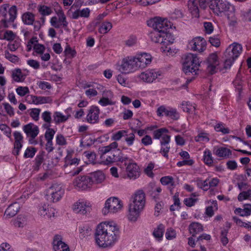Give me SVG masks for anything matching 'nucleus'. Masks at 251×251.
<instances>
[{
  "label": "nucleus",
  "instance_id": "nucleus-62",
  "mask_svg": "<svg viewBox=\"0 0 251 251\" xmlns=\"http://www.w3.org/2000/svg\"><path fill=\"white\" fill-rule=\"evenodd\" d=\"M165 235L168 240H172L176 237V233L175 230L170 228L167 229Z\"/></svg>",
  "mask_w": 251,
  "mask_h": 251
},
{
  "label": "nucleus",
  "instance_id": "nucleus-55",
  "mask_svg": "<svg viewBox=\"0 0 251 251\" xmlns=\"http://www.w3.org/2000/svg\"><path fill=\"white\" fill-rule=\"evenodd\" d=\"M16 91L20 96H24L29 93V90L27 87L19 86L16 89Z\"/></svg>",
  "mask_w": 251,
  "mask_h": 251
},
{
  "label": "nucleus",
  "instance_id": "nucleus-64",
  "mask_svg": "<svg viewBox=\"0 0 251 251\" xmlns=\"http://www.w3.org/2000/svg\"><path fill=\"white\" fill-rule=\"evenodd\" d=\"M99 103L102 106H106L108 105H114L115 102L110 100L107 98H102L100 100Z\"/></svg>",
  "mask_w": 251,
  "mask_h": 251
},
{
  "label": "nucleus",
  "instance_id": "nucleus-35",
  "mask_svg": "<svg viewBox=\"0 0 251 251\" xmlns=\"http://www.w3.org/2000/svg\"><path fill=\"white\" fill-rule=\"evenodd\" d=\"M215 154L219 157L227 158L231 155V151L226 148L220 147L216 150Z\"/></svg>",
  "mask_w": 251,
  "mask_h": 251
},
{
  "label": "nucleus",
  "instance_id": "nucleus-18",
  "mask_svg": "<svg viewBox=\"0 0 251 251\" xmlns=\"http://www.w3.org/2000/svg\"><path fill=\"white\" fill-rule=\"evenodd\" d=\"M100 109L96 106H92L88 110L86 121L90 124H96L99 121Z\"/></svg>",
  "mask_w": 251,
  "mask_h": 251
},
{
  "label": "nucleus",
  "instance_id": "nucleus-54",
  "mask_svg": "<svg viewBox=\"0 0 251 251\" xmlns=\"http://www.w3.org/2000/svg\"><path fill=\"white\" fill-rule=\"evenodd\" d=\"M228 229H223L221 233V241L224 246H226L228 243V239L227 238Z\"/></svg>",
  "mask_w": 251,
  "mask_h": 251
},
{
  "label": "nucleus",
  "instance_id": "nucleus-63",
  "mask_svg": "<svg viewBox=\"0 0 251 251\" xmlns=\"http://www.w3.org/2000/svg\"><path fill=\"white\" fill-rule=\"evenodd\" d=\"M42 118L43 120L46 123H51V112L46 111L44 112L42 114Z\"/></svg>",
  "mask_w": 251,
  "mask_h": 251
},
{
  "label": "nucleus",
  "instance_id": "nucleus-58",
  "mask_svg": "<svg viewBox=\"0 0 251 251\" xmlns=\"http://www.w3.org/2000/svg\"><path fill=\"white\" fill-rule=\"evenodd\" d=\"M215 129L218 132H221L224 134L228 133L229 130L228 128H226L222 124H218L215 126Z\"/></svg>",
  "mask_w": 251,
  "mask_h": 251
},
{
  "label": "nucleus",
  "instance_id": "nucleus-10",
  "mask_svg": "<svg viewBox=\"0 0 251 251\" xmlns=\"http://www.w3.org/2000/svg\"><path fill=\"white\" fill-rule=\"evenodd\" d=\"M56 14L58 18L56 16L52 17L50 20L51 25L56 28H59L62 26L66 29L68 23L63 11L62 9H59Z\"/></svg>",
  "mask_w": 251,
  "mask_h": 251
},
{
  "label": "nucleus",
  "instance_id": "nucleus-11",
  "mask_svg": "<svg viewBox=\"0 0 251 251\" xmlns=\"http://www.w3.org/2000/svg\"><path fill=\"white\" fill-rule=\"evenodd\" d=\"M73 184L78 190H84L91 187L93 180L89 176H80L75 179Z\"/></svg>",
  "mask_w": 251,
  "mask_h": 251
},
{
  "label": "nucleus",
  "instance_id": "nucleus-23",
  "mask_svg": "<svg viewBox=\"0 0 251 251\" xmlns=\"http://www.w3.org/2000/svg\"><path fill=\"white\" fill-rule=\"evenodd\" d=\"M53 246L54 251H70L69 247L62 241V237L59 235L54 236Z\"/></svg>",
  "mask_w": 251,
  "mask_h": 251
},
{
  "label": "nucleus",
  "instance_id": "nucleus-50",
  "mask_svg": "<svg viewBox=\"0 0 251 251\" xmlns=\"http://www.w3.org/2000/svg\"><path fill=\"white\" fill-rule=\"evenodd\" d=\"M36 151L37 150L35 148L31 147H28L25 151L24 157L25 158H32L34 156Z\"/></svg>",
  "mask_w": 251,
  "mask_h": 251
},
{
  "label": "nucleus",
  "instance_id": "nucleus-29",
  "mask_svg": "<svg viewBox=\"0 0 251 251\" xmlns=\"http://www.w3.org/2000/svg\"><path fill=\"white\" fill-rule=\"evenodd\" d=\"M160 181L162 185L169 186L168 188L171 194H173V189L175 186V181L172 176H163L160 178Z\"/></svg>",
  "mask_w": 251,
  "mask_h": 251
},
{
  "label": "nucleus",
  "instance_id": "nucleus-53",
  "mask_svg": "<svg viewBox=\"0 0 251 251\" xmlns=\"http://www.w3.org/2000/svg\"><path fill=\"white\" fill-rule=\"evenodd\" d=\"M44 161V155L43 154L40 153L38 154L35 159V169L38 170L40 166L42 164Z\"/></svg>",
  "mask_w": 251,
  "mask_h": 251
},
{
  "label": "nucleus",
  "instance_id": "nucleus-39",
  "mask_svg": "<svg viewBox=\"0 0 251 251\" xmlns=\"http://www.w3.org/2000/svg\"><path fill=\"white\" fill-rule=\"evenodd\" d=\"M112 27V24L108 21L102 23L99 28V32L100 34L107 33Z\"/></svg>",
  "mask_w": 251,
  "mask_h": 251
},
{
  "label": "nucleus",
  "instance_id": "nucleus-22",
  "mask_svg": "<svg viewBox=\"0 0 251 251\" xmlns=\"http://www.w3.org/2000/svg\"><path fill=\"white\" fill-rule=\"evenodd\" d=\"M218 56L215 53H211L207 58V71L212 75L216 72V68L219 65Z\"/></svg>",
  "mask_w": 251,
  "mask_h": 251
},
{
  "label": "nucleus",
  "instance_id": "nucleus-37",
  "mask_svg": "<svg viewBox=\"0 0 251 251\" xmlns=\"http://www.w3.org/2000/svg\"><path fill=\"white\" fill-rule=\"evenodd\" d=\"M39 213L43 216H46L48 218H51L54 217L53 210L51 207H47L46 205L42 206L39 210Z\"/></svg>",
  "mask_w": 251,
  "mask_h": 251
},
{
  "label": "nucleus",
  "instance_id": "nucleus-36",
  "mask_svg": "<svg viewBox=\"0 0 251 251\" xmlns=\"http://www.w3.org/2000/svg\"><path fill=\"white\" fill-rule=\"evenodd\" d=\"M203 160L204 163L209 166H211L213 165V159L211 152L210 150L207 149L205 150L203 152Z\"/></svg>",
  "mask_w": 251,
  "mask_h": 251
},
{
  "label": "nucleus",
  "instance_id": "nucleus-60",
  "mask_svg": "<svg viewBox=\"0 0 251 251\" xmlns=\"http://www.w3.org/2000/svg\"><path fill=\"white\" fill-rule=\"evenodd\" d=\"M125 133H126V130H125L118 131L113 135L112 138L115 141L119 140L122 137L125 136Z\"/></svg>",
  "mask_w": 251,
  "mask_h": 251
},
{
  "label": "nucleus",
  "instance_id": "nucleus-59",
  "mask_svg": "<svg viewBox=\"0 0 251 251\" xmlns=\"http://www.w3.org/2000/svg\"><path fill=\"white\" fill-rule=\"evenodd\" d=\"M55 132L53 129H48L47 130L45 137L47 141H52Z\"/></svg>",
  "mask_w": 251,
  "mask_h": 251
},
{
  "label": "nucleus",
  "instance_id": "nucleus-28",
  "mask_svg": "<svg viewBox=\"0 0 251 251\" xmlns=\"http://www.w3.org/2000/svg\"><path fill=\"white\" fill-rule=\"evenodd\" d=\"M188 7L193 17L196 18L199 17V10L196 0H189L188 2Z\"/></svg>",
  "mask_w": 251,
  "mask_h": 251
},
{
  "label": "nucleus",
  "instance_id": "nucleus-17",
  "mask_svg": "<svg viewBox=\"0 0 251 251\" xmlns=\"http://www.w3.org/2000/svg\"><path fill=\"white\" fill-rule=\"evenodd\" d=\"M160 75L161 73L159 72H156L154 70L151 69L142 72L139 75V77L144 82L151 83Z\"/></svg>",
  "mask_w": 251,
  "mask_h": 251
},
{
  "label": "nucleus",
  "instance_id": "nucleus-19",
  "mask_svg": "<svg viewBox=\"0 0 251 251\" xmlns=\"http://www.w3.org/2000/svg\"><path fill=\"white\" fill-rule=\"evenodd\" d=\"M91 210V205L86 202L79 200L75 203L73 206V210L76 213L86 214Z\"/></svg>",
  "mask_w": 251,
  "mask_h": 251
},
{
  "label": "nucleus",
  "instance_id": "nucleus-47",
  "mask_svg": "<svg viewBox=\"0 0 251 251\" xmlns=\"http://www.w3.org/2000/svg\"><path fill=\"white\" fill-rule=\"evenodd\" d=\"M251 197V189H248L247 191H243L240 193L238 196V200L240 201L243 200L249 199Z\"/></svg>",
  "mask_w": 251,
  "mask_h": 251
},
{
  "label": "nucleus",
  "instance_id": "nucleus-34",
  "mask_svg": "<svg viewBox=\"0 0 251 251\" xmlns=\"http://www.w3.org/2000/svg\"><path fill=\"white\" fill-rule=\"evenodd\" d=\"M70 117V115L65 116L63 115L60 112H55L53 113V120L56 124H59L61 123H64L66 122L69 118Z\"/></svg>",
  "mask_w": 251,
  "mask_h": 251
},
{
  "label": "nucleus",
  "instance_id": "nucleus-6",
  "mask_svg": "<svg viewBox=\"0 0 251 251\" xmlns=\"http://www.w3.org/2000/svg\"><path fill=\"white\" fill-rule=\"evenodd\" d=\"M9 7L8 4H3L1 6V23L3 24V27L7 28L14 22L17 17V8L15 5L11 7L8 11H7Z\"/></svg>",
  "mask_w": 251,
  "mask_h": 251
},
{
  "label": "nucleus",
  "instance_id": "nucleus-25",
  "mask_svg": "<svg viewBox=\"0 0 251 251\" xmlns=\"http://www.w3.org/2000/svg\"><path fill=\"white\" fill-rule=\"evenodd\" d=\"M23 130L27 137L33 138H35L39 132L38 127L31 123L25 125L23 126Z\"/></svg>",
  "mask_w": 251,
  "mask_h": 251
},
{
  "label": "nucleus",
  "instance_id": "nucleus-42",
  "mask_svg": "<svg viewBox=\"0 0 251 251\" xmlns=\"http://www.w3.org/2000/svg\"><path fill=\"white\" fill-rule=\"evenodd\" d=\"M134 131L131 132L126 130V133L125 134V140L128 146H130L133 145L134 141L135 140V134Z\"/></svg>",
  "mask_w": 251,
  "mask_h": 251
},
{
  "label": "nucleus",
  "instance_id": "nucleus-13",
  "mask_svg": "<svg viewBox=\"0 0 251 251\" xmlns=\"http://www.w3.org/2000/svg\"><path fill=\"white\" fill-rule=\"evenodd\" d=\"M157 115L159 117L166 116L174 120H177L179 118V114L176 109L171 107L166 108L163 105L157 108Z\"/></svg>",
  "mask_w": 251,
  "mask_h": 251
},
{
  "label": "nucleus",
  "instance_id": "nucleus-33",
  "mask_svg": "<svg viewBox=\"0 0 251 251\" xmlns=\"http://www.w3.org/2000/svg\"><path fill=\"white\" fill-rule=\"evenodd\" d=\"M12 78L16 82H23L25 79V75H23L20 69H16L12 72Z\"/></svg>",
  "mask_w": 251,
  "mask_h": 251
},
{
  "label": "nucleus",
  "instance_id": "nucleus-40",
  "mask_svg": "<svg viewBox=\"0 0 251 251\" xmlns=\"http://www.w3.org/2000/svg\"><path fill=\"white\" fill-rule=\"evenodd\" d=\"M37 9L39 13L43 17L48 16L52 13L51 8L45 5H39Z\"/></svg>",
  "mask_w": 251,
  "mask_h": 251
},
{
  "label": "nucleus",
  "instance_id": "nucleus-48",
  "mask_svg": "<svg viewBox=\"0 0 251 251\" xmlns=\"http://www.w3.org/2000/svg\"><path fill=\"white\" fill-rule=\"evenodd\" d=\"M235 88L238 91V94L240 95L243 88V82L241 79L237 76L235 79L233 81Z\"/></svg>",
  "mask_w": 251,
  "mask_h": 251
},
{
  "label": "nucleus",
  "instance_id": "nucleus-52",
  "mask_svg": "<svg viewBox=\"0 0 251 251\" xmlns=\"http://www.w3.org/2000/svg\"><path fill=\"white\" fill-rule=\"evenodd\" d=\"M29 115L35 121H37L39 118V114L41 111L39 108H32L30 109Z\"/></svg>",
  "mask_w": 251,
  "mask_h": 251
},
{
  "label": "nucleus",
  "instance_id": "nucleus-38",
  "mask_svg": "<svg viewBox=\"0 0 251 251\" xmlns=\"http://www.w3.org/2000/svg\"><path fill=\"white\" fill-rule=\"evenodd\" d=\"M93 183H100L102 182L104 178V175L101 171H97L93 173L92 177H91Z\"/></svg>",
  "mask_w": 251,
  "mask_h": 251
},
{
  "label": "nucleus",
  "instance_id": "nucleus-1",
  "mask_svg": "<svg viewBox=\"0 0 251 251\" xmlns=\"http://www.w3.org/2000/svg\"><path fill=\"white\" fill-rule=\"evenodd\" d=\"M95 240L97 245L103 248L111 247L118 240L119 229L113 223H101L97 227Z\"/></svg>",
  "mask_w": 251,
  "mask_h": 251
},
{
  "label": "nucleus",
  "instance_id": "nucleus-3",
  "mask_svg": "<svg viewBox=\"0 0 251 251\" xmlns=\"http://www.w3.org/2000/svg\"><path fill=\"white\" fill-rule=\"evenodd\" d=\"M145 194L142 190L135 193L132 197V202L129 204L128 218L131 221H136L145 205Z\"/></svg>",
  "mask_w": 251,
  "mask_h": 251
},
{
  "label": "nucleus",
  "instance_id": "nucleus-56",
  "mask_svg": "<svg viewBox=\"0 0 251 251\" xmlns=\"http://www.w3.org/2000/svg\"><path fill=\"white\" fill-rule=\"evenodd\" d=\"M209 42L211 45L215 47H219L221 44L220 39L217 36H215L210 37Z\"/></svg>",
  "mask_w": 251,
  "mask_h": 251
},
{
  "label": "nucleus",
  "instance_id": "nucleus-2",
  "mask_svg": "<svg viewBox=\"0 0 251 251\" xmlns=\"http://www.w3.org/2000/svg\"><path fill=\"white\" fill-rule=\"evenodd\" d=\"M118 145L116 142H113L109 145L101 148V163L108 165L116 162H124L128 160V158L126 156H124L120 150H115Z\"/></svg>",
  "mask_w": 251,
  "mask_h": 251
},
{
  "label": "nucleus",
  "instance_id": "nucleus-61",
  "mask_svg": "<svg viewBox=\"0 0 251 251\" xmlns=\"http://www.w3.org/2000/svg\"><path fill=\"white\" fill-rule=\"evenodd\" d=\"M64 53L65 55L68 56L69 57H74L76 54V51L73 50L69 46H67Z\"/></svg>",
  "mask_w": 251,
  "mask_h": 251
},
{
  "label": "nucleus",
  "instance_id": "nucleus-30",
  "mask_svg": "<svg viewBox=\"0 0 251 251\" xmlns=\"http://www.w3.org/2000/svg\"><path fill=\"white\" fill-rule=\"evenodd\" d=\"M189 230L192 236H195L197 234L202 232L203 228L201 224L194 222L189 225Z\"/></svg>",
  "mask_w": 251,
  "mask_h": 251
},
{
  "label": "nucleus",
  "instance_id": "nucleus-31",
  "mask_svg": "<svg viewBox=\"0 0 251 251\" xmlns=\"http://www.w3.org/2000/svg\"><path fill=\"white\" fill-rule=\"evenodd\" d=\"M22 19L25 24L32 25L35 21V15L32 13L27 12L22 15Z\"/></svg>",
  "mask_w": 251,
  "mask_h": 251
},
{
  "label": "nucleus",
  "instance_id": "nucleus-4",
  "mask_svg": "<svg viewBox=\"0 0 251 251\" xmlns=\"http://www.w3.org/2000/svg\"><path fill=\"white\" fill-rule=\"evenodd\" d=\"M200 63L199 58L196 54L188 53L184 55L183 58V71L186 75H197Z\"/></svg>",
  "mask_w": 251,
  "mask_h": 251
},
{
  "label": "nucleus",
  "instance_id": "nucleus-20",
  "mask_svg": "<svg viewBox=\"0 0 251 251\" xmlns=\"http://www.w3.org/2000/svg\"><path fill=\"white\" fill-rule=\"evenodd\" d=\"M126 170L127 176L130 179H135L140 176V168L136 163H129Z\"/></svg>",
  "mask_w": 251,
  "mask_h": 251
},
{
  "label": "nucleus",
  "instance_id": "nucleus-51",
  "mask_svg": "<svg viewBox=\"0 0 251 251\" xmlns=\"http://www.w3.org/2000/svg\"><path fill=\"white\" fill-rule=\"evenodd\" d=\"M4 55L7 59L14 63H18L20 60L19 58L17 56L10 53L7 50L5 51Z\"/></svg>",
  "mask_w": 251,
  "mask_h": 251
},
{
  "label": "nucleus",
  "instance_id": "nucleus-9",
  "mask_svg": "<svg viewBox=\"0 0 251 251\" xmlns=\"http://www.w3.org/2000/svg\"><path fill=\"white\" fill-rule=\"evenodd\" d=\"M148 25L151 26L154 30L161 32H166L171 27V23L167 19L161 18H154L148 21Z\"/></svg>",
  "mask_w": 251,
  "mask_h": 251
},
{
  "label": "nucleus",
  "instance_id": "nucleus-45",
  "mask_svg": "<svg viewBox=\"0 0 251 251\" xmlns=\"http://www.w3.org/2000/svg\"><path fill=\"white\" fill-rule=\"evenodd\" d=\"M172 44H166L163 43L161 44V50L162 51L169 53V55L175 53V50L172 47Z\"/></svg>",
  "mask_w": 251,
  "mask_h": 251
},
{
  "label": "nucleus",
  "instance_id": "nucleus-14",
  "mask_svg": "<svg viewBox=\"0 0 251 251\" xmlns=\"http://www.w3.org/2000/svg\"><path fill=\"white\" fill-rule=\"evenodd\" d=\"M189 44L191 50L201 52L205 50L206 42L204 38L197 37L192 39Z\"/></svg>",
  "mask_w": 251,
  "mask_h": 251
},
{
  "label": "nucleus",
  "instance_id": "nucleus-16",
  "mask_svg": "<svg viewBox=\"0 0 251 251\" xmlns=\"http://www.w3.org/2000/svg\"><path fill=\"white\" fill-rule=\"evenodd\" d=\"M168 132V130L166 128H161L153 131V137L155 139H159L162 137L160 142L161 146L168 144L170 141V136L166 134Z\"/></svg>",
  "mask_w": 251,
  "mask_h": 251
},
{
  "label": "nucleus",
  "instance_id": "nucleus-15",
  "mask_svg": "<svg viewBox=\"0 0 251 251\" xmlns=\"http://www.w3.org/2000/svg\"><path fill=\"white\" fill-rule=\"evenodd\" d=\"M137 69L144 68L151 62V56L150 54L142 53L134 57Z\"/></svg>",
  "mask_w": 251,
  "mask_h": 251
},
{
  "label": "nucleus",
  "instance_id": "nucleus-7",
  "mask_svg": "<svg viewBox=\"0 0 251 251\" xmlns=\"http://www.w3.org/2000/svg\"><path fill=\"white\" fill-rule=\"evenodd\" d=\"M64 194L62 187L57 184L52 185L47 191L46 199L50 202H57Z\"/></svg>",
  "mask_w": 251,
  "mask_h": 251
},
{
  "label": "nucleus",
  "instance_id": "nucleus-57",
  "mask_svg": "<svg viewBox=\"0 0 251 251\" xmlns=\"http://www.w3.org/2000/svg\"><path fill=\"white\" fill-rule=\"evenodd\" d=\"M197 186L201 188H202L204 190H207L208 187V183L207 182V180H202L200 178H198L196 180Z\"/></svg>",
  "mask_w": 251,
  "mask_h": 251
},
{
  "label": "nucleus",
  "instance_id": "nucleus-32",
  "mask_svg": "<svg viewBox=\"0 0 251 251\" xmlns=\"http://www.w3.org/2000/svg\"><path fill=\"white\" fill-rule=\"evenodd\" d=\"M234 212L243 217L249 216L251 214V204L245 205L243 209L237 208L235 210Z\"/></svg>",
  "mask_w": 251,
  "mask_h": 251
},
{
  "label": "nucleus",
  "instance_id": "nucleus-21",
  "mask_svg": "<svg viewBox=\"0 0 251 251\" xmlns=\"http://www.w3.org/2000/svg\"><path fill=\"white\" fill-rule=\"evenodd\" d=\"M14 137V148L12 153L14 155L18 156L20 150L23 147V136L20 132L15 131L13 133Z\"/></svg>",
  "mask_w": 251,
  "mask_h": 251
},
{
  "label": "nucleus",
  "instance_id": "nucleus-8",
  "mask_svg": "<svg viewBox=\"0 0 251 251\" xmlns=\"http://www.w3.org/2000/svg\"><path fill=\"white\" fill-rule=\"evenodd\" d=\"M122 207L123 205L121 201L117 198H110L106 200L102 212L105 215L108 213H116L120 210Z\"/></svg>",
  "mask_w": 251,
  "mask_h": 251
},
{
  "label": "nucleus",
  "instance_id": "nucleus-5",
  "mask_svg": "<svg viewBox=\"0 0 251 251\" xmlns=\"http://www.w3.org/2000/svg\"><path fill=\"white\" fill-rule=\"evenodd\" d=\"M242 52V46L241 44L234 42L229 45L224 53L226 58L224 62V68L226 69L229 68Z\"/></svg>",
  "mask_w": 251,
  "mask_h": 251
},
{
  "label": "nucleus",
  "instance_id": "nucleus-26",
  "mask_svg": "<svg viewBox=\"0 0 251 251\" xmlns=\"http://www.w3.org/2000/svg\"><path fill=\"white\" fill-rule=\"evenodd\" d=\"M20 209V205L18 202H15L11 204L6 209L4 217L5 218H11L15 216Z\"/></svg>",
  "mask_w": 251,
  "mask_h": 251
},
{
  "label": "nucleus",
  "instance_id": "nucleus-44",
  "mask_svg": "<svg viewBox=\"0 0 251 251\" xmlns=\"http://www.w3.org/2000/svg\"><path fill=\"white\" fill-rule=\"evenodd\" d=\"M164 231V226L162 224H160L154 229L153 235L155 238L160 239L163 236Z\"/></svg>",
  "mask_w": 251,
  "mask_h": 251
},
{
  "label": "nucleus",
  "instance_id": "nucleus-41",
  "mask_svg": "<svg viewBox=\"0 0 251 251\" xmlns=\"http://www.w3.org/2000/svg\"><path fill=\"white\" fill-rule=\"evenodd\" d=\"M27 219L25 215H19L14 221V225L17 227H23L26 224Z\"/></svg>",
  "mask_w": 251,
  "mask_h": 251
},
{
  "label": "nucleus",
  "instance_id": "nucleus-46",
  "mask_svg": "<svg viewBox=\"0 0 251 251\" xmlns=\"http://www.w3.org/2000/svg\"><path fill=\"white\" fill-rule=\"evenodd\" d=\"M83 154L88 160V161L86 162L87 164L95 163L96 156L94 152L86 151L84 152Z\"/></svg>",
  "mask_w": 251,
  "mask_h": 251
},
{
  "label": "nucleus",
  "instance_id": "nucleus-24",
  "mask_svg": "<svg viewBox=\"0 0 251 251\" xmlns=\"http://www.w3.org/2000/svg\"><path fill=\"white\" fill-rule=\"evenodd\" d=\"M26 100L35 104L50 103L52 102V99L50 97H38L33 95H28L26 97Z\"/></svg>",
  "mask_w": 251,
  "mask_h": 251
},
{
  "label": "nucleus",
  "instance_id": "nucleus-43",
  "mask_svg": "<svg viewBox=\"0 0 251 251\" xmlns=\"http://www.w3.org/2000/svg\"><path fill=\"white\" fill-rule=\"evenodd\" d=\"M164 37L163 43L166 44H172L175 40L173 35L169 32L167 30L166 32L163 33L162 34ZM163 43H162V44Z\"/></svg>",
  "mask_w": 251,
  "mask_h": 251
},
{
  "label": "nucleus",
  "instance_id": "nucleus-12",
  "mask_svg": "<svg viewBox=\"0 0 251 251\" xmlns=\"http://www.w3.org/2000/svg\"><path fill=\"white\" fill-rule=\"evenodd\" d=\"M137 69L134 57H128L122 61V63L119 69L123 74H127Z\"/></svg>",
  "mask_w": 251,
  "mask_h": 251
},
{
  "label": "nucleus",
  "instance_id": "nucleus-49",
  "mask_svg": "<svg viewBox=\"0 0 251 251\" xmlns=\"http://www.w3.org/2000/svg\"><path fill=\"white\" fill-rule=\"evenodd\" d=\"M16 37V34L11 30H5L3 33V39L7 41H13Z\"/></svg>",
  "mask_w": 251,
  "mask_h": 251
},
{
  "label": "nucleus",
  "instance_id": "nucleus-27",
  "mask_svg": "<svg viewBox=\"0 0 251 251\" xmlns=\"http://www.w3.org/2000/svg\"><path fill=\"white\" fill-rule=\"evenodd\" d=\"M163 33L158 30H153L151 32L149 36L151 40L154 43H159L162 44L163 43L164 37L162 35Z\"/></svg>",
  "mask_w": 251,
  "mask_h": 251
}]
</instances>
